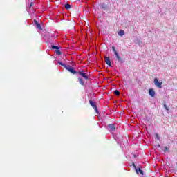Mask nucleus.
<instances>
[{
	"mask_svg": "<svg viewBox=\"0 0 177 177\" xmlns=\"http://www.w3.org/2000/svg\"><path fill=\"white\" fill-rule=\"evenodd\" d=\"M66 70L69 71V73H71V74H78V72L75 70V68H74V67H73L70 65H67Z\"/></svg>",
	"mask_w": 177,
	"mask_h": 177,
	"instance_id": "obj_1",
	"label": "nucleus"
},
{
	"mask_svg": "<svg viewBox=\"0 0 177 177\" xmlns=\"http://www.w3.org/2000/svg\"><path fill=\"white\" fill-rule=\"evenodd\" d=\"M88 102H89L90 106H91V107L94 109L96 113L99 114V110L97 109V105H96V103L91 100Z\"/></svg>",
	"mask_w": 177,
	"mask_h": 177,
	"instance_id": "obj_2",
	"label": "nucleus"
},
{
	"mask_svg": "<svg viewBox=\"0 0 177 177\" xmlns=\"http://www.w3.org/2000/svg\"><path fill=\"white\" fill-rule=\"evenodd\" d=\"M153 82L156 86H157V88H159V89L162 88V82H160V81H158V79L157 77L154 79Z\"/></svg>",
	"mask_w": 177,
	"mask_h": 177,
	"instance_id": "obj_3",
	"label": "nucleus"
},
{
	"mask_svg": "<svg viewBox=\"0 0 177 177\" xmlns=\"http://www.w3.org/2000/svg\"><path fill=\"white\" fill-rule=\"evenodd\" d=\"M142 165H138V168H136L135 171L137 174V175H139V174H140V175H144L145 174V172H143V170H142Z\"/></svg>",
	"mask_w": 177,
	"mask_h": 177,
	"instance_id": "obj_4",
	"label": "nucleus"
},
{
	"mask_svg": "<svg viewBox=\"0 0 177 177\" xmlns=\"http://www.w3.org/2000/svg\"><path fill=\"white\" fill-rule=\"evenodd\" d=\"M77 74H79V75H80L81 77H82V78H84L85 80H89V76H88V75H86V73H85V71H84L77 72Z\"/></svg>",
	"mask_w": 177,
	"mask_h": 177,
	"instance_id": "obj_5",
	"label": "nucleus"
},
{
	"mask_svg": "<svg viewBox=\"0 0 177 177\" xmlns=\"http://www.w3.org/2000/svg\"><path fill=\"white\" fill-rule=\"evenodd\" d=\"M114 139H115L117 143H120V142H121L122 139H124V137H122V136L120 134H116L114 136Z\"/></svg>",
	"mask_w": 177,
	"mask_h": 177,
	"instance_id": "obj_6",
	"label": "nucleus"
},
{
	"mask_svg": "<svg viewBox=\"0 0 177 177\" xmlns=\"http://www.w3.org/2000/svg\"><path fill=\"white\" fill-rule=\"evenodd\" d=\"M115 56L116 57V60H118V63H121L122 64L124 63V59L120 56L118 53L115 54Z\"/></svg>",
	"mask_w": 177,
	"mask_h": 177,
	"instance_id": "obj_7",
	"label": "nucleus"
},
{
	"mask_svg": "<svg viewBox=\"0 0 177 177\" xmlns=\"http://www.w3.org/2000/svg\"><path fill=\"white\" fill-rule=\"evenodd\" d=\"M104 60H105V63H106V64H107V66H109V67H113V66H111V59H110V57H105Z\"/></svg>",
	"mask_w": 177,
	"mask_h": 177,
	"instance_id": "obj_8",
	"label": "nucleus"
},
{
	"mask_svg": "<svg viewBox=\"0 0 177 177\" xmlns=\"http://www.w3.org/2000/svg\"><path fill=\"white\" fill-rule=\"evenodd\" d=\"M107 129L109 132H113V131H115V127L114 126V124H109L107 126Z\"/></svg>",
	"mask_w": 177,
	"mask_h": 177,
	"instance_id": "obj_9",
	"label": "nucleus"
},
{
	"mask_svg": "<svg viewBox=\"0 0 177 177\" xmlns=\"http://www.w3.org/2000/svg\"><path fill=\"white\" fill-rule=\"evenodd\" d=\"M149 95L151 96V97H154L156 96V91H154V89L149 88Z\"/></svg>",
	"mask_w": 177,
	"mask_h": 177,
	"instance_id": "obj_10",
	"label": "nucleus"
},
{
	"mask_svg": "<svg viewBox=\"0 0 177 177\" xmlns=\"http://www.w3.org/2000/svg\"><path fill=\"white\" fill-rule=\"evenodd\" d=\"M34 24H35L36 27L39 29V30H42V26H41V24H39V22H38L37 21V19H34L33 20Z\"/></svg>",
	"mask_w": 177,
	"mask_h": 177,
	"instance_id": "obj_11",
	"label": "nucleus"
},
{
	"mask_svg": "<svg viewBox=\"0 0 177 177\" xmlns=\"http://www.w3.org/2000/svg\"><path fill=\"white\" fill-rule=\"evenodd\" d=\"M51 49L52 50H57L58 49H62V46L58 45V46H55V44L51 45Z\"/></svg>",
	"mask_w": 177,
	"mask_h": 177,
	"instance_id": "obj_12",
	"label": "nucleus"
},
{
	"mask_svg": "<svg viewBox=\"0 0 177 177\" xmlns=\"http://www.w3.org/2000/svg\"><path fill=\"white\" fill-rule=\"evenodd\" d=\"M100 8L103 9V10H107V9H109V6L104 3H102L100 5Z\"/></svg>",
	"mask_w": 177,
	"mask_h": 177,
	"instance_id": "obj_13",
	"label": "nucleus"
},
{
	"mask_svg": "<svg viewBox=\"0 0 177 177\" xmlns=\"http://www.w3.org/2000/svg\"><path fill=\"white\" fill-rule=\"evenodd\" d=\"M52 37V35H50V33H46L44 35V39L46 41H49L50 39V37Z\"/></svg>",
	"mask_w": 177,
	"mask_h": 177,
	"instance_id": "obj_14",
	"label": "nucleus"
},
{
	"mask_svg": "<svg viewBox=\"0 0 177 177\" xmlns=\"http://www.w3.org/2000/svg\"><path fill=\"white\" fill-rule=\"evenodd\" d=\"M78 81L80 85H82V86H85V82H84V80H82V78L78 77Z\"/></svg>",
	"mask_w": 177,
	"mask_h": 177,
	"instance_id": "obj_15",
	"label": "nucleus"
},
{
	"mask_svg": "<svg viewBox=\"0 0 177 177\" xmlns=\"http://www.w3.org/2000/svg\"><path fill=\"white\" fill-rule=\"evenodd\" d=\"M162 150L164 151V153H169V147H162Z\"/></svg>",
	"mask_w": 177,
	"mask_h": 177,
	"instance_id": "obj_16",
	"label": "nucleus"
},
{
	"mask_svg": "<svg viewBox=\"0 0 177 177\" xmlns=\"http://www.w3.org/2000/svg\"><path fill=\"white\" fill-rule=\"evenodd\" d=\"M58 64H59V66H62V67H63L64 68H67V65H66V64H64V63H63V62H60V61H58Z\"/></svg>",
	"mask_w": 177,
	"mask_h": 177,
	"instance_id": "obj_17",
	"label": "nucleus"
},
{
	"mask_svg": "<svg viewBox=\"0 0 177 177\" xmlns=\"http://www.w3.org/2000/svg\"><path fill=\"white\" fill-rule=\"evenodd\" d=\"M118 35H120V37H123V35H125V31L120 30L118 32Z\"/></svg>",
	"mask_w": 177,
	"mask_h": 177,
	"instance_id": "obj_18",
	"label": "nucleus"
},
{
	"mask_svg": "<svg viewBox=\"0 0 177 177\" xmlns=\"http://www.w3.org/2000/svg\"><path fill=\"white\" fill-rule=\"evenodd\" d=\"M65 9H66V10H68V9H71V5L68 4V3H66L64 5Z\"/></svg>",
	"mask_w": 177,
	"mask_h": 177,
	"instance_id": "obj_19",
	"label": "nucleus"
},
{
	"mask_svg": "<svg viewBox=\"0 0 177 177\" xmlns=\"http://www.w3.org/2000/svg\"><path fill=\"white\" fill-rule=\"evenodd\" d=\"M55 53H56V55H57L58 56H60V55H62V51H60V49L55 50Z\"/></svg>",
	"mask_w": 177,
	"mask_h": 177,
	"instance_id": "obj_20",
	"label": "nucleus"
},
{
	"mask_svg": "<svg viewBox=\"0 0 177 177\" xmlns=\"http://www.w3.org/2000/svg\"><path fill=\"white\" fill-rule=\"evenodd\" d=\"M163 107L166 110V111H169V106H167L166 104H164Z\"/></svg>",
	"mask_w": 177,
	"mask_h": 177,
	"instance_id": "obj_21",
	"label": "nucleus"
},
{
	"mask_svg": "<svg viewBox=\"0 0 177 177\" xmlns=\"http://www.w3.org/2000/svg\"><path fill=\"white\" fill-rule=\"evenodd\" d=\"M46 42L51 44V45H54L53 44H55V41L53 40H46Z\"/></svg>",
	"mask_w": 177,
	"mask_h": 177,
	"instance_id": "obj_22",
	"label": "nucleus"
},
{
	"mask_svg": "<svg viewBox=\"0 0 177 177\" xmlns=\"http://www.w3.org/2000/svg\"><path fill=\"white\" fill-rule=\"evenodd\" d=\"M114 94H115L116 96H120V91H118V90H115V91H114Z\"/></svg>",
	"mask_w": 177,
	"mask_h": 177,
	"instance_id": "obj_23",
	"label": "nucleus"
},
{
	"mask_svg": "<svg viewBox=\"0 0 177 177\" xmlns=\"http://www.w3.org/2000/svg\"><path fill=\"white\" fill-rule=\"evenodd\" d=\"M112 50L113 52H114V55H116V53H118V52H117V50H115V46H112Z\"/></svg>",
	"mask_w": 177,
	"mask_h": 177,
	"instance_id": "obj_24",
	"label": "nucleus"
},
{
	"mask_svg": "<svg viewBox=\"0 0 177 177\" xmlns=\"http://www.w3.org/2000/svg\"><path fill=\"white\" fill-rule=\"evenodd\" d=\"M155 136V139H157V140H160V136L158 135V133H156Z\"/></svg>",
	"mask_w": 177,
	"mask_h": 177,
	"instance_id": "obj_25",
	"label": "nucleus"
},
{
	"mask_svg": "<svg viewBox=\"0 0 177 177\" xmlns=\"http://www.w3.org/2000/svg\"><path fill=\"white\" fill-rule=\"evenodd\" d=\"M132 167H134V169L136 170V168H138V167H136V165H135V162H132Z\"/></svg>",
	"mask_w": 177,
	"mask_h": 177,
	"instance_id": "obj_26",
	"label": "nucleus"
},
{
	"mask_svg": "<svg viewBox=\"0 0 177 177\" xmlns=\"http://www.w3.org/2000/svg\"><path fill=\"white\" fill-rule=\"evenodd\" d=\"M32 5H34V2H31L29 5V8H32Z\"/></svg>",
	"mask_w": 177,
	"mask_h": 177,
	"instance_id": "obj_27",
	"label": "nucleus"
},
{
	"mask_svg": "<svg viewBox=\"0 0 177 177\" xmlns=\"http://www.w3.org/2000/svg\"><path fill=\"white\" fill-rule=\"evenodd\" d=\"M158 147H161V145L159 144V145H158Z\"/></svg>",
	"mask_w": 177,
	"mask_h": 177,
	"instance_id": "obj_28",
	"label": "nucleus"
},
{
	"mask_svg": "<svg viewBox=\"0 0 177 177\" xmlns=\"http://www.w3.org/2000/svg\"><path fill=\"white\" fill-rule=\"evenodd\" d=\"M134 158H136V155H133Z\"/></svg>",
	"mask_w": 177,
	"mask_h": 177,
	"instance_id": "obj_29",
	"label": "nucleus"
}]
</instances>
